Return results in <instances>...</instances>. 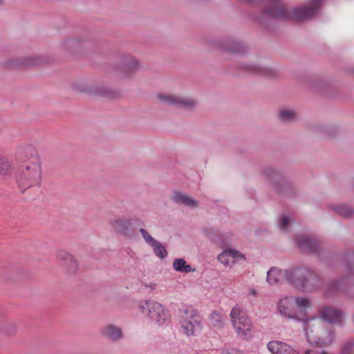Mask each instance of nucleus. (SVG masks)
I'll use <instances>...</instances> for the list:
<instances>
[{"label": "nucleus", "instance_id": "obj_27", "mask_svg": "<svg viewBox=\"0 0 354 354\" xmlns=\"http://www.w3.org/2000/svg\"><path fill=\"white\" fill-rule=\"evenodd\" d=\"M279 118L283 122H290L296 119V113L290 109H282L279 112Z\"/></svg>", "mask_w": 354, "mask_h": 354}, {"label": "nucleus", "instance_id": "obj_1", "mask_svg": "<svg viewBox=\"0 0 354 354\" xmlns=\"http://www.w3.org/2000/svg\"><path fill=\"white\" fill-rule=\"evenodd\" d=\"M21 156L24 159L21 168L17 176V183L23 191L38 187L42 181V166L41 158L31 145L21 148Z\"/></svg>", "mask_w": 354, "mask_h": 354}, {"label": "nucleus", "instance_id": "obj_36", "mask_svg": "<svg viewBox=\"0 0 354 354\" xmlns=\"http://www.w3.org/2000/svg\"><path fill=\"white\" fill-rule=\"evenodd\" d=\"M223 354H230V353L228 351H225L223 352Z\"/></svg>", "mask_w": 354, "mask_h": 354}, {"label": "nucleus", "instance_id": "obj_29", "mask_svg": "<svg viewBox=\"0 0 354 354\" xmlns=\"http://www.w3.org/2000/svg\"><path fill=\"white\" fill-rule=\"evenodd\" d=\"M218 260L225 267H232L231 259L229 257L226 252L224 250L218 256Z\"/></svg>", "mask_w": 354, "mask_h": 354}, {"label": "nucleus", "instance_id": "obj_20", "mask_svg": "<svg viewBox=\"0 0 354 354\" xmlns=\"http://www.w3.org/2000/svg\"><path fill=\"white\" fill-rule=\"evenodd\" d=\"M103 335L112 340H120L122 338V329L114 325H108L102 331Z\"/></svg>", "mask_w": 354, "mask_h": 354}, {"label": "nucleus", "instance_id": "obj_33", "mask_svg": "<svg viewBox=\"0 0 354 354\" xmlns=\"http://www.w3.org/2000/svg\"><path fill=\"white\" fill-rule=\"evenodd\" d=\"M249 291H250V294L252 295L255 296L257 294V292L254 288H251V289H250Z\"/></svg>", "mask_w": 354, "mask_h": 354}, {"label": "nucleus", "instance_id": "obj_10", "mask_svg": "<svg viewBox=\"0 0 354 354\" xmlns=\"http://www.w3.org/2000/svg\"><path fill=\"white\" fill-rule=\"evenodd\" d=\"M318 313L320 317L319 320L329 324L341 323L343 318V314L341 310L330 306L321 307L318 310Z\"/></svg>", "mask_w": 354, "mask_h": 354}, {"label": "nucleus", "instance_id": "obj_34", "mask_svg": "<svg viewBox=\"0 0 354 354\" xmlns=\"http://www.w3.org/2000/svg\"><path fill=\"white\" fill-rule=\"evenodd\" d=\"M340 214H342L344 216H348V214L347 212H344V211H340Z\"/></svg>", "mask_w": 354, "mask_h": 354}, {"label": "nucleus", "instance_id": "obj_16", "mask_svg": "<svg viewBox=\"0 0 354 354\" xmlns=\"http://www.w3.org/2000/svg\"><path fill=\"white\" fill-rule=\"evenodd\" d=\"M109 225L112 230L118 234H124L130 229L131 221L126 218L118 217L111 220Z\"/></svg>", "mask_w": 354, "mask_h": 354}, {"label": "nucleus", "instance_id": "obj_25", "mask_svg": "<svg viewBox=\"0 0 354 354\" xmlns=\"http://www.w3.org/2000/svg\"><path fill=\"white\" fill-rule=\"evenodd\" d=\"M265 178L274 186L281 183V176L273 169H268L264 171Z\"/></svg>", "mask_w": 354, "mask_h": 354}, {"label": "nucleus", "instance_id": "obj_4", "mask_svg": "<svg viewBox=\"0 0 354 354\" xmlns=\"http://www.w3.org/2000/svg\"><path fill=\"white\" fill-rule=\"evenodd\" d=\"M292 272L290 283L299 289L312 290L319 283L317 275L306 268H300Z\"/></svg>", "mask_w": 354, "mask_h": 354}, {"label": "nucleus", "instance_id": "obj_5", "mask_svg": "<svg viewBox=\"0 0 354 354\" xmlns=\"http://www.w3.org/2000/svg\"><path fill=\"white\" fill-rule=\"evenodd\" d=\"M181 328L187 335H194L196 330L201 328V323L198 313L192 308L182 311L180 321Z\"/></svg>", "mask_w": 354, "mask_h": 354}, {"label": "nucleus", "instance_id": "obj_37", "mask_svg": "<svg viewBox=\"0 0 354 354\" xmlns=\"http://www.w3.org/2000/svg\"><path fill=\"white\" fill-rule=\"evenodd\" d=\"M299 245H300L301 249H304L303 245L301 243H299Z\"/></svg>", "mask_w": 354, "mask_h": 354}, {"label": "nucleus", "instance_id": "obj_13", "mask_svg": "<svg viewBox=\"0 0 354 354\" xmlns=\"http://www.w3.org/2000/svg\"><path fill=\"white\" fill-rule=\"evenodd\" d=\"M293 277L292 271H282L276 268H272L267 273V281L270 285H276L286 279L290 283Z\"/></svg>", "mask_w": 354, "mask_h": 354}, {"label": "nucleus", "instance_id": "obj_35", "mask_svg": "<svg viewBox=\"0 0 354 354\" xmlns=\"http://www.w3.org/2000/svg\"><path fill=\"white\" fill-rule=\"evenodd\" d=\"M2 326H3V321H2L1 318L0 317V329L2 328Z\"/></svg>", "mask_w": 354, "mask_h": 354}, {"label": "nucleus", "instance_id": "obj_12", "mask_svg": "<svg viewBox=\"0 0 354 354\" xmlns=\"http://www.w3.org/2000/svg\"><path fill=\"white\" fill-rule=\"evenodd\" d=\"M139 232L145 243L152 248L157 257L163 259L167 256V252L164 245L152 237L146 230L140 228Z\"/></svg>", "mask_w": 354, "mask_h": 354}, {"label": "nucleus", "instance_id": "obj_7", "mask_svg": "<svg viewBox=\"0 0 354 354\" xmlns=\"http://www.w3.org/2000/svg\"><path fill=\"white\" fill-rule=\"evenodd\" d=\"M277 313L283 318L297 319V314L295 310L294 297H281L277 304Z\"/></svg>", "mask_w": 354, "mask_h": 354}, {"label": "nucleus", "instance_id": "obj_26", "mask_svg": "<svg viewBox=\"0 0 354 354\" xmlns=\"http://www.w3.org/2000/svg\"><path fill=\"white\" fill-rule=\"evenodd\" d=\"M229 257L231 259L232 265L240 261H244L245 257L244 254L234 249H228L225 250Z\"/></svg>", "mask_w": 354, "mask_h": 354}, {"label": "nucleus", "instance_id": "obj_28", "mask_svg": "<svg viewBox=\"0 0 354 354\" xmlns=\"http://www.w3.org/2000/svg\"><path fill=\"white\" fill-rule=\"evenodd\" d=\"M209 320L211 324L214 327L221 328L223 326V315L218 312H212L209 316Z\"/></svg>", "mask_w": 354, "mask_h": 354}, {"label": "nucleus", "instance_id": "obj_9", "mask_svg": "<svg viewBox=\"0 0 354 354\" xmlns=\"http://www.w3.org/2000/svg\"><path fill=\"white\" fill-rule=\"evenodd\" d=\"M57 259L65 272L73 274L77 272L79 264L71 254L66 251H59L57 254Z\"/></svg>", "mask_w": 354, "mask_h": 354}, {"label": "nucleus", "instance_id": "obj_11", "mask_svg": "<svg viewBox=\"0 0 354 354\" xmlns=\"http://www.w3.org/2000/svg\"><path fill=\"white\" fill-rule=\"evenodd\" d=\"M319 7V1L313 0L310 7H302L293 10L291 17L297 21L308 19L317 12Z\"/></svg>", "mask_w": 354, "mask_h": 354}, {"label": "nucleus", "instance_id": "obj_17", "mask_svg": "<svg viewBox=\"0 0 354 354\" xmlns=\"http://www.w3.org/2000/svg\"><path fill=\"white\" fill-rule=\"evenodd\" d=\"M267 348L272 354H296L290 346L279 341L270 342Z\"/></svg>", "mask_w": 354, "mask_h": 354}, {"label": "nucleus", "instance_id": "obj_2", "mask_svg": "<svg viewBox=\"0 0 354 354\" xmlns=\"http://www.w3.org/2000/svg\"><path fill=\"white\" fill-rule=\"evenodd\" d=\"M138 308L141 314L151 322L160 326L169 322V316L165 308L155 301H141L138 304Z\"/></svg>", "mask_w": 354, "mask_h": 354}, {"label": "nucleus", "instance_id": "obj_6", "mask_svg": "<svg viewBox=\"0 0 354 354\" xmlns=\"http://www.w3.org/2000/svg\"><path fill=\"white\" fill-rule=\"evenodd\" d=\"M157 100L163 104L179 107L185 110H193L196 106L194 100L169 93H159L156 95Z\"/></svg>", "mask_w": 354, "mask_h": 354}, {"label": "nucleus", "instance_id": "obj_8", "mask_svg": "<svg viewBox=\"0 0 354 354\" xmlns=\"http://www.w3.org/2000/svg\"><path fill=\"white\" fill-rule=\"evenodd\" d=\"M304 324L306 325L304 330L308 342L311 344H318L320 338L319 335L322 328L323 322L314 319L306 320Z\"/></svg>", "mask_w": 354, "mask_h": 354}, {"label": "nucleus", "instance_id": "obj_31", "mask_svg": "<svg viewBox=\"0 0 354 354\" xmlns=\"http://www.w3.org/2000/svg\"><path fill=\"white\" fill-rule=\"evenodd\" d=\"M354 344L353 342H347L343 346V353L348 352L353 346Z\"/></svg>", "mask_w": 354, "mask_h": 354}, {"label": "nucleus", "instance_id": "obj_14", "mask_svg": "<svg viewBox=\"0 0 354 354\" xmlns=\"http://www.w3.org/2000/svg\"><path fill=\"white\" fill-rule=\"evenodd\" d=\"M84 41L78 39H67L63 40L60 44V48L68 53H80L85 46Z\"/></svg>", "mask_w": 354, "mask_h": 354}, {"label": "nucleus", "instance_id": "obj_21", "mask_svg": "<svg viewBox=\"0 0 354 354\" xmlns=\"http://www.w3.org/2000/svg\"><path fill=\"white\" fill-rule=\"evenodd\" d=\"M41 59L39 57L35 56H29L23 58L20 61L15 62L12 64V67L14 68H18L21 67H29L37 66L41 64Z\"/></svg>", "mask_w": 354, "mask_h": 354}, {"label": "nucleus", "instance_id": "obj_15", "mask_svg": "<svg viewBox=\"0 0 354 354\" xmlns=\"http://www.w3.org/2000/svg\"><path fill=\"white\" fill-rule=\"evenodd\" d=\"M89 93L94 95L109 99L116 98L119 96V93L117 91L108 86L101 84L93 85L89 90Z\"/></svg>", "mask_w": 354, "mask_h": 354}, {"label": "nucleus", "instance_id": "obj_32", "mask_svg": "<svg viewBox=\"0 0 354 354\" xmlns=\"http://www.w3.org/2000/svg\"><path fill=\"white\" fill-rule=\"evenodd\" d=\"M132 64H133L132 66H127V70L131 71V69L134 70V69H136L138 68V62L136 60L133 59L132 61Z\"/></svg>", "mask_w": 354, "mask_h": 354}, {"label": "nucleus", "instance_id": "obj_19", "mask_svg": "<svg viewBox=\"0 0 354 354\" xmlns=\"http://www.w3.org/2000/svg\"><path fill=\"white\" fill-rule=\"evenodd\" d=\"M173 200L176 203L183 204L192 208L198 205V202L196 199L180 192H176L174 194Z\"/></svg>", "mask_w": 354, "mask_h": 354}, {"label": "nucleus", "instance_id": "obj_30", "mask_svg": "<svg viewBox=\"0 0 354 354\" xmlns=\"http://www.w3.org/2000/svg\"><path fill=\"white\" fill-rule=\"evenodd\" d=\"M291 217L283 216L281 219V223L280 224V227L281 230H285V227L288 225L290 222Z\"/></svg>", "mask_w": 354, "mask_h": 354}, {"label": "nucleus", "instance_id": "obj_22", "mask_svg": "<svg viewBox=\"0 0 354 354\" xmlns=\"http://www.w3.org/2000/svg\"><path fill=\"white\" fill-rule=\"evenodd\" d=\"M173 268L178 272H190L194 271V269H192L191 266L187 264L186 261L184 259H176L173 262Z\"/></svg>", "mask_w": 354, "mask_h": 354}, {"label": "nucleus", "instance_id": "obj_24", "mask_svg": "<svg viewBox=\"0 0 354 354\" xmlns=\"http://www.w3.org/2000/svg\"><path fill=\"white\" fill-rule=\"evenodd\" d=\"M294 304L300 312L306 311L312 306L311 301L308 298L304 297L294 298Z\"/></svg>", "mask_w": 354, "mask_h": 354}, {"label": "nucleus", "instance_id": "obj_3", "mask_svg": "<svg viewBox=\"0 0 354 354\" xmlns=\"http://www.w3.org/2000/svg\"><path fill=\"white\" fill-rule=\"evenodd\" d=\"M230 318L238 335L245 339H248L251 335L252 325L250 319L239 306H235L232 308Z\"/></svg>", "mask_w": 354, "mask_h": 354}, {"label": "nucleus", "instance_id": "obj_23", "mask_svg": "<svg viewBox=\"0 0 354 354\" xmlns=\"http://www.w3.org/2000/svg\"><path fill=\"white\" fill-rule=\"evenodd\" d=\"M13 165L7 158L0 155V175L6 176L13 171Z\"/></svg>", "mask_w": 354, "mask_h": 354}, {"label": "nucleus", "instance_id": "obj_18", "mask_svg": "<svg viewBox=\"0 0 354 354\" xmlns=\"http://www.w3.org/2000/svg\"><path fill=\"white\" fill-rule=\"evenodd\" d=\"M319 335L320 338L317 345L324 346L328 345L332 342L334 337V333L331 330L330 326L326 325L323 322L322 328Z\"/></svg>", "mask_w": 354, "mask_h": 354}]
</instances>
